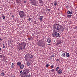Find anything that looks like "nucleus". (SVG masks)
I'll return each instance as SVG.
<instances>
[{"mask_svg": "<svg viewBox=\"0 0 77 77\" xmlns=\"http://www.w3.org/2000/svg\"><path fill=\"white\" fill-rule=\"evenodd\" d=\"M19 48H25L26 46L27 45V43L24 42H22L21 43H19Z\"/></svg>", "mask_w": 77, "mask_h": 77, "instance_id": "f03ea898", "label": "nucleus"}, {"mask_svg": "<svg viewBox=\"0 0 77 77\" xmlns=\"http://www.w3.org/2000/svg\"><path fill=\"white\" fill-rule=\"evenodd\" d=\"M67 17H72V15H68L66 16Z\"/></svg>", "mask_w": 77, "mask_h": 77, "instance_id": "a878e982", "label": "nucleus"}, {"mask_svg": "<svg viewBox=\"0 0 77 77\" xmlns=\"http://www.w3.org/2000/svg\"><path fill=\"white\" fill-rule=\"evenodd\" d=\"M2 49H1V48H0V51H1V50Z\"/></svg>", "mask_w": 77, "mask_h": 77, "instance_id": "09e8293b", "label": "nucleus"}, {"mask_svg": "<svg viewBox=\"0 0 77 77\" xmlns=\"http://www.w3.org/2000/svg\"><path fill=\"white\" fill-rule=\"evenodd\" d=\"M62 43V41H59L58 42H56L55 43V44H57V45H60Z\"/></svg>", "mask_w": 77, "mask_h": 77, "instance_id": "6e6552de", "label": "nucleus"}, {"mask_svg": "<svg viewBox=\"0 0 77 77\" xmlns=\"http://www.w3.org/2000/svg\"><path fill=\"white\" fill-rule=\"evenodd\" d=\"M60 34L59 33L57 32L56 38H57V37L58 38H60Z\"/></svg>", "mask_w": 77, "mask_h": 77, "instance_id": "dca6fc26", "label": "nucleus"}, {"mask_svg": "<svg viewBox=\"0 0 77 77\" xmlns=\"http://www.w3.org/2000/svg\"><path fill=\"white\" fill-rule=\"evenodd\" d=\"M54 31L57 32H59L60 31L63 32L64 30L62 25L57 23H55L54 25Z\"/></svg>", "mask_w": 77, "mask_h": 77, "instance_id": "f257e3e1", "label": "nucleus"}, {"mask_svg": "<svg viewBox=\"0 0 77 77\" xmlns=\"http://www.w3.org/2000/svg\"><path fill=\"white\" fill-rule=\"evenodd\" d=\"M24 3H27V1H24Z\"/></svg>", "mask_w": 77, "mask_h": 77, "instance_id": "a19ab883", "label": "nucleus"}, {"mask_svg": "<svg viewBox=\"0 0 77 77\" xmlns=\"http://www.w3.org/2000/svg\"><path fill=\"white\" fill-rule=\"evenodd\" d=\"M19 50H22V49L20 48V49H19Z\"/></svg>", "mask_w": 77, "mask_h": 77, "instance_id": "c03bdc74", "label": "nucleus"}, {"mask_svg": "<svg viewBox=\"0 0 77 77\" xmlns=\"http://www.w3.org/2000/svg\"><path fill=\"white\" fill-rule=\"evenodd\" d=\"M30 57V58H31V59H32L33 58V56L31 55V56H30V57Z\"/></svg>", "mask_w": 77, "mask_h": 77, "instance_id": "c85d7f7f", "label": "nucleus"}, {"mask_svg": "<svg viewBox=\"0 0 77 77\" xmlns=\"http://www.w3.org/2000/svg\"><path fill=\"white\" fill-rule=\"evenodd\" d=\"M38 44L40 47L44 48L45 47V45L44 44V41L41 40L38 42Z\"/></svg>", "mask_w": 77, "mask_h": 77, "instance_id": "20e7f679", "label": "nucleus"}, {"mask_svg": "<svg viewBox=\"0 0 77 77\" xmlns=\"http://www.w3.org/2000/svg\"><path fill=\"white\" fill-rule=\"evenodd\" d=\"M47 41H48V43H51V40H50V38H48Z\"/></svg>", "mask_w": 77, "mask_h": 77, "instance_id": "aec40b11", "label": "nucleus"}, {"mask_svg": "<svg viewBox=\"0 0 77 77\" xmlns=\"http://www.w3.org/2000/svg\"><path fill=\"white\" fill-rule=\"evenodd\" d=\"M56 60V61H57V62H59V59H58L57 60Z\"/></svg>", "mask_w": 77, "mask_h": 77, "instance_id": "f704fd0d", "label": "nucleus"}, {"mask_svg": "<svg viewBox=\"0 0 77 77\" xmlns=\"http://www.w3.org/2000/svg\"><path fill=\"white\" fill-rule=\"evenodd\" d=\"M20 68L21 69H23L24 67V65L23 64H21V65L20 66Z\"/></svg>", "mask_w": 77, "mask_h": 77, "instance_id": "f8f14e48", "label": "nucleus"}, {"mask_svg": "<svg viewBox=\"0 0 77 77\" xmlns=\"http://www.w3.org/2000/svg\"><path fill=\"white\" fill-rule=\"evenodd\" d=\"M0 57L1 59H3V55H0Z\"/></svg>", "mask_w": 77, "mask_h": 77, "instance_id": "2f4dec72", "label": "nucleus"}, {"mask_svg": "<svg viewBox=\"0 0 77 77\" xmlns=\"http://www.w3.org/2000/svg\"><path fill=\"white\" fill-rule=\"evenodd\" d=\"M43 18V16H41L39 18V20L41 21H42V18Z\"/></svg>", "mask_w": 77, "mask_h": 77, "instance_id": "412c9836", "label": "nucleus"}, {"mask_svg": "<svg viewBox=\"0 0 77 77\" xmlns=\"http://www.w3.org/2000/svg\"><path fill=\"white\" fill-rule=\"evenodd\" d=\"M67 8H69V6H67Z\"/></svg>", "mask_w": 77, "mask_h": 77, "instance_id": "8fccbe9b", "label": "nucleus"}, {"mask_svg": "<svg viewBox=\"0 0 77 77\" xmlns=\"http://www.w3.org/2000/svg\"><path fill=\"white\" fill-rule=\"evenodd\" d=\"M67 13L68 15L69 14L70 15H71L72 14V11H68L67 12Z\"/></svg>", "mask_w": 77, "mask_h": 77, "instance_id": "2eb2a0df", "label": "nucleus"}, {"mask_svg": "<svg viewBox=\"0 0 77 77\" xmlns=\"http://www.w3.org/2000/svg\"><path fill=\"white\" fill-rule=\"evenodd\" d=\"M39 2L40 5H41V4H42V3H43V1H42V0H39Z\"/></svg>", "mask_w": 77, "mask_h": 77, "instance_id": "4be33fe9", "label": "nucleus"}, {"mask_svg": "<svg viewBox=\"0 0 77 77\" xmlns=\"http://www.w3.org/2000/svg\"><path fill=\"white\" fill-rule=\"evenodd\" d=\"M8 62V61H6V62Z\"/></svg>", "mask_w": 77, "mask_h": 77, "instance_id": "3c124183", "label": "nucleus"}, {"mask_svg": "<svg viewBox=\"0 0 77 77\" xmlns=\"http://www.w3.org/2000/svg\"><path fill=\"white\" fill-rule=\"evenodd\" d=\"M0 41H3V39L2 38H0Z\"/></svg>", "mask_w": 77, "mask_h": 77, "instance_id": "37998d69", "label": "nucleus"}, {"mask_svg": "<svg viewBox=\"0 0 77 77\" xmlns=\"http://www.w3.org/2000/svg\"><path fill=\"white\" fill-rule=\"evenodd\" d=\"M19 14L21 18L26 17V14L24 13V12L23 11H20L19 12Z\"/></svg>", "mask_w": 77, "mask_h": 77, "instance_id": "7ed1b4c3", "label": "nucleus"}, {"mask_svg": "<svg viewBox=\"0 0 77 77\" xmlns=\"http://www.w3.org/2000/svg\"><path fill=\"white\" fill-rule=\"evenodd\" d=\"M3 57H4H4H5V56H3Z\"/></svg>", "mask_w": 77, "mask_h": 77, "instance_id": "49530a36", "label": "nucleus"}, {"mask_svg": "<svg viewBox=\"0 0 77 77\" xmlns=\"http://www.w3.org/2000/svg\"><path fill=\"white\" fill-rule=\"evenodd\" d=\"M22 74L25 75L23 77H25V76H26V75L28 74V71L26 70H24L23 71Z\"/></svg>", "mask_w": 77, "mask_h": 77, "instance_id": "0eeeda50", "label": "nucleus"}, {"mask_svg": "<svg viewBox=\"0 0 77 77\" xmlns=\"http://www.w3.org/2000/svg\"><path fill=\"white\" fill-rule=\"evenodd\" d=\"M12 18H14V15H12L11 16Z\"/></svg>", "mask_w": 77, "mask_h": 77, "instance_id": "c9c22d12", "label": "nucleus"}, {"mask_svg": "<svg viewBox=\"0 0 77 77\" xmlns=\"http://www.w3.org/2000/svg\"><path fill=\"white\" fill-rule=\"evenodd\" d=\"M52 35L53 37H54V38H56L57 32L54 31L53 33H52Z\"/></svg>", "mask_w": 77, "mask_h": 77, "instance_id": "1a4fd4ad", "label": "nucleus"}, {"mask_svg": "<svg viewBox=\"0 0 77 77\" xmlns=\"http://www.w3.org/2000/svg\"><path fill=\"white\" fill-rule=\"evenodd\" d=\"M3 48H5V45H3Z\"/></svg>", "mask_w": 77, "mask_h": 77, "instance_id": "ea45409f", "label": "nucleus"}, {"mask_svg": "<svg viewBox=\"0 0 77 77\" xmlns=\"http://www.w3.org/2000/svg\"><path fill=\"white\" fill-rule=\"evenodd\" d=\"M23 72V70H21L20 72V74H21Z\"/></svg>", "mask_w": 77, "mask_h": 77, "instance_id": "58836bf2", "label": "nucleus"}, {"mask_svg": "<svg viewBox=\"0 0 77 77\" xmlns=\"http://www.w3.org/2000/svg\"><path fill=\"white\" fill-rule=\"evenodd\" d=\"M51 11V10L50 9H47V11Z\"/></svg>", "mask_w": 77, "mask_h": 77, "instance_id": "e433bc0d", "label": "nucleus"}, {"mask_svg": "<svg viewBox=\"0 0 77 77\" xmlns=\"http://www.w3.org/2000/svg\"><path fill=\"white\" fill-rule=\"evenodd\" d=\"M61 56L63 57H65V56H66V54H65V53H64L63 52H62Z\"/></svg>", "mask_w": 77, "mask_h": 77, "instance_id": "9b49d317", "label": "nucleus"}, {"mask_svg": "<svg viewBox=\"0 0 77 77\" xmlns=\"http://www.w3.org/2000/svg\"><path fill=\"white\" fill-rule=\"evenodd\" d=\"M30 57V54H27L25 57V59L26 60V61H28L29 60V59Z\"/></svg>", "mask_w": 77, "mask_h": 77, "instance_id": "39448f33", "label": "nucleus"}, {"mask_svg": "<svg viewBox=\"0 0 77 77\" xmlns=\"http://www.w3.org/2000/svg\"><path fill=\"white\" fill-rule=\"evenodd\" d=\"M30 3L32 4V5L35 6L36 4L35 0H31L30 1Z\"/></svg>", "mask_w": 77, "mask_h": 77, "instance_id": "423d86ee", "label": "nucleus"}, {"mask_svg": "<svg viewBox=\"0 0 77 77\" xmlns=\"http://www.w3.org/2000/svg\"><path fill=\"white\" fill-rule=\"evenodd\" d=\"M17 65L18 66H20L21 65V63L20 61H19L17 63Z\"/></svg>", "mask_w": 77, "mask_h": 77, "instance_id": "4468645a", "label": "nucleus"}, {"mask_svg": "<svg viewBox=\"0 0 77 77\" xmlns=\"http://www.w3.org/2000/svg\"><path fill=\"white\" fill-rule=\"evenodd\" d=\"M28 20H29V21H30V20H31V18H29L28 19Z\"/></svg>", "mask_w": 77, "mask_h": 77, "instance_id": "79ce46f5", "label": "nucleus"}, {"mask_svg": "<svg viewBox=\"0 0 77 77\" xmlns=\"http://www.w3.org/2000/svg\"><path fill=\"white\" fill-rule=\"evenodd\" d=\"M54 55L53 54L52 55H51L50 57V58L51 59H53L54 58Z\"/></svg>", "mask_w": 77, "mask_h": 77, "instance_id": "a211bd4d", "label": "nucleus"}, {"mask_svg": "<svg viewBox=\"0 0 77 77\" xmlns=\"http://www.w3.org/2000/svg\"><path fill=\"white\" fill-rule=\"evenodd\" d=\"M28 40H32L33 39V38L30 37V38H28Z\"/></svg>", "mask_w": 77, "mask_h": 77, "instance_id": "bb28decb", "label": "nucleus"}, {"mask_svg": "<svg viewBox=\"0 0 77 77\" xmlns=\"http://www.w3.org/2000/svg\"><path fill=\"white\" fill-rule=\"evenodd\" d=\"M53 42H55V41L54 40V41H53Z\"/></svg>", "mask_w": 77, "mask_h": 77, "instance_id": "a18cd8bd", "label": "nucleus"}, {"mask_svg": "<svg viewBox=\"0 0 77 77\" xmlns=\"http://www.w3.org/2000/svg\"><path fill=\"white\" fill-rule=\"evenodd\" d=\"M2 76H5V73H4V72H2Z\"/></svg>", "mask_w": 77, "mask_h": 77, "instance_id": "b1692460", "label": "nucleus"}, {"mask_svg": "<svg viewBox=\"0 0 77 77\" xmlns=\"http://www.w3.org/2000/svg\"><path fill=\"white\" fill-rule=\"evenodd\" d=\"M46 67H48L49 66V64H46Z\"/></svg>", "mask_w": 77, "mask_h": 77, "instance_id": "72a5a7b5", "label": "nucleus"}, {"mask_svg": "<svg viewBox=\"0 0 77 77\" xmlns=\"http://www.w3.org/2000/svg\"><path fill=\"white\" fill-rule=\"evenodd\" d=\"M57 73L58 74H60L62 72V70L61 69H59L58 71H57Z\"/></svg>", "mask_w": 77, "mask_h": 77, "instance_id": "9d476101", "label": "nucleus"}, {"mask_svg": "<svg viewBox=\"0 0 77 77\" xmlns=\"http://www.w3.org/2000/svg\"><path fill=\"white\" fill-rule=\"evenodd\" d=\"M54 6H57V1H55L54 2Z\"/></svg>", "mask_w": 77, "mask_h": 77, "instance_id": "6ab92c4d", "label": "nucleus"}, {"mask_svg": "<svg viewBox=\"0 0 77 77\" xmlns=\"http://www.w3.org/2000/svg\"><path fill=\"white\" fill-rule=\"evenodd\" d=\"M2 17L3 18V19H4L5 18V15L3 14L2 16Z\"/></svg>", "mask_w": 77, "mask_h": 77, "instance_id": "cd10ccee", "label": "nucleus"}, {"mask_svg": "<svg viewBox=\"0 0 77 77\" xmlns=\"http://www.w3.org/2000/svg\"><path fill=\"white\" fill-rule=\"evenodd\" d=\"M15 67V65H14V63H12L11 66V68H14Z\"/></svg>", "mask_w": 77, "mask_h": 77, "instance_id": "ddd939ff", "label": "nucleus"}, {"mask_svg": "<svg viewBox=\"0 0 77 77\" xmlns=\"http://www.w3.org/2000/svg\"><path fill=\"white\" fill-rule=\"evenodd\" d=\"M54 66V65H52L51 66V68H53Z\"/></svg>", "mask_w": 77, "mask_h": 77, "instance_id": "473e14b6", "label": "nucleus"}, {"mask_svg": "<svg viewBox=\"0 0 77 77\" xmlns=\"http://www.w3.org/2000/svg\"><path fill=\"white\" fill-rule=\"evenodd\" d=\"M54 71V69H53L51 70V71H52V72H53V71Z\"/></svg>", "mask_w": 77, "mask_h": 77, "instance_id": "7c9ffc66", "label": "nucleus"}, {"mask_svg": "<svg viewBox=\"0 0 77 77\" xmlns=\"http://www.w3.org/2000/svg\"><path fill=\"white\" fill-rule=\"evenodd\" d=\"M26 63H27V66H30V63L28 62Z\"/></svg>", "mask_w": 77, "mask_h": 77, "instance_id": "c756f323", "label": "nucleus"}, {"mask_svg": "<svg viewBox=\"0 0 77 77\" xmlns=\"http://www.w3.org/2000/svg\"><path fill=\"white\" fill-rule=\"evenodd\" d=\"M34 23L35 24H37V23H36V21H35L34 22Z\"/></svg>", "mask_w": 77, "mask_h": 77, "instance_id": "4c0bfd02", "label": "nucleus"}, {"mask_svg": "<svg viewBox=\"0 0 77 77\" xmlns=\"http://www.w3.org/2000/svg\"><path fill=\"white\" fill-rule=\"evenodd\" d=\"M65 53L66 57H69V56H70V55H69V53H68L67 52H66Z\"/></svg>", "mask_w": 77, "mask_h": 77, "instance_id": "f3484780", "label": "nucleus"}, {"mask_svg": "<svg viewBox=\"0 0 77 77\" xmlns=\"http://www.w3.org/2000/svg\"><path fill=\"white\" fill-rule=\"evenodd\" d=\"M59 67H57L55 69V70L57 71V72L59 71Z\"/></svg>", "mask_w": 77, "mask_h": 77, "instance_id": "5701e85b", "label": "nucleus"}, {"mask_svg": "<svg viewBox=\"0 0 77 77\" xmlns=\"http://www.w3.org/2000/svg\"><path fill=\"white\" fill-rule=\"evenodd\" d=\"M8 43H9V44H12V41L11 40H9L8 41Z\"/></svg>", "mask_w": 77, "mask_h": 77, "instance_id": "393cba45", "label": "nucleus"}, {"mask_svg": "<svg viewBox=\"0 0 77 77\" xmlns=\"http://www.w3.org/2000/svg\"><path fill=\"white\" fill-rule=\"evenodd\" d=\"M17 3H19V2H17Z\"/></svg>", "mask_w": 77, "mask_h": 77, "instance_id": "de8ad7c7", "label": "nucleus"}]
</instances>
